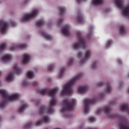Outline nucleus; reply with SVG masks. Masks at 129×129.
I'll return each instance as SVG.
<instances>
[{
  "label": "nucleus",
  "instance_id": "nucleus-34",
  "mask_svg": "<svg viewBox=\"0 0 129 129\" xmlns=\"http://www.w3.org/2000/svg\"><path fill=\"white\" fill-rule=\"evenodd\" d=\"M89 120L90 122H94L96 121V118L94 116H91L89 117Z\"/></svg>",
  "mask_w": 129,
  "mask_h": 129
},
{
  "label": "nucleus",
  "instance_id": "nucleus-45",
  "mask_svg": "<svg viewBox=\"0 0 129 129\" xmlns=\"http://www.w3.org/2000/svg\"><path fill=\"white\" fill-rule=\"evenodd\" d=\"M117 62H118V63L119 64H122V61L119 59H117Z\"/></svg>",
  "mask_w": 129,
  "mask_h": 129
},
{
  "label": "nucleus",
  "instance_id": "nucleus-47",
  "mask_svg": "<svg viewBox=\"0 0 129 129\" xmlns=\"http://www.w3.org/2000/svg\"><path fill=\"white\" fill-rule=\"evenodd\" d=\"M91 36H92L91 34L88 35V37L89 38V39H90V38H91Z\"/></svg>",
  "mask_w": 129,
  "mask_h": 129
},
{
  "label": "nucleus",
  "instance_id": "nucleus-8",
  "mask_svg": "<svg viewBox=\"0 0 129 129\" xmlns=\"http://www.w3.org/2000/svg\"><path fill=\"white\" fill-rule=\"evenodd\" d=\"M115 3L118 8L123 10L122 14L125 17L129 16V5L128 7L124 8L123 6L121 4V0H115Z\"/></svg>",
  "mask_w": 129,
  "mask_h": 129
},
{
  "label": "nucleus",
  "instance_id": "nucleus-30",
  "mask_svg": "<svg viewBox=\"0 0 129 129\" xmlns=\"http://www.w3.org/2000/svg\"><path fill=\"white\" fill-rule=\"evenodd\" d=\"M7 47V45L6 44V43H2L1 45H0V52H2L3 51H4L6 48Z\"/></svg>",
  "mask_w": 129,
  "mask_h": 129
},
{
  "label": "nucleus",
  "instance_id": "nucleus-40",
  "mask_svg": "<svg viewBox=\"0 0 129 129\" xmlns=\"http://www.w3.org/2000/svg\"><path fill=\"white\" fill-rule=\"evenodd\" d=\"M63 22V20L61 18L59 19L57 22V25H58V26H60V25H61L62 24Z\"/></svg>",
  "mask_w": 129,
  "mask_h": 129
},
{
  "label": "nucleus",
  "instance_id": "nucleus-12",
  "mask_svg": "<svg viewBox=\"0 0 129 129\" xmlns=\"http://www.w3.org/2000/svg\"><path fill=\"white\" fill-rule=\"evenodd\" d=\"M61 33L63 35V36H66V37H68V36H70L71 33L70 31V26L69 25L65 26L62 29Z\"/></svg>",
  "mask_w": 129,
  "mask_h": 129
},
{
  "label": "nucleus",
  "instance_id": "nucleus-41",
  "mask_svg": "<svg viewBox=\"0 0 129 129\" xmlns=\"http://www.w3.org/2000/svg\"><path fill=\"white\" fill-rule=\"evenodd\" d=\"M104 83L103 82H100L97 84V86L99 87H101L103 86Z\"/></svg>",
  "mask_w": 129,
  "mask_h": 129
},
{
  "label": "nucleus",
  "instance_id": "nucleus-39",
  "mask_svg": "<svg viewBox=\"0 0 129 129\" xmlns=\"http://www.w3.org/2000/svg\"><path fill=\"white\" fill-rule=\"evenodd\" d=\"M97 63V62L96 61L94 62L93 63L92 66V68L93 69H96Z\"/></svg>",
  "mask_w": 129,
  "mask_h": 129
},
{
  "label": "nucleus",
  "instance_id": "nucleus-6",
  "mask_svg": "<svg viewBox=\"0 0 129 129\" xmlns=\"http://www.w3.org/2000/svg\"><path fill=\"white\" fill-rule=\"evenodd\" d=\"M111 109L110 106H107L104 108H100L97 110V114H99L101 112H104L109 118H114L117 117L116 114H112L111 112Z\"/></svg>",
  "mask_w": 129,
  "mask_h": 129
},
{
  "label": "nucleus",
  "instance_id": "nucleus-3",
  "mask_svg": "<svg viewBox=\"0 0 129 129\" xmlns=\"http://www.w3.org/2000/svg\"><path fill=\"white\" fill-rule=\"evenodd\" d=\"M82 77V74L80 73L78 76L75 77L73 79H72L70 82H69L68 84L65 85L63 86V89L61 91V95H64L66 94L70 95L73 94V91L72 89V87L74 84L76 83V82L81 78Z\"/></svg>",
  "mask_w": 129,
  "mask_h": 129
},
{
  "label": "nucleus",
  "instance_id": "nucleus-22",
  "mask_svg": "<svg viewBox=\"0 0 129 129\" xmlns=\"http://www.w3.org/2000/svg\"><path fill=\"white\" fill-rule=\"evenodd\" d=\"M14 79V74L13 73H10L8 76L6 78V81L12 82Z\"/></svg>",
  "mask_w": 129,
  "mask_h": 129
},
{
  "label": "nucleus",
  "instance_id": "nucleus-46",
  "mask_svg": "<svg viewBox=\"0 0 129 129\" xmlns=\"http://www.w3.org/2000/svg\"><path fill=\"white\" fill-rule=\"evenodd\" d=\"M86 0H77L78 3H81L82 1H85Z\"/></svg>",
  "mask_w": 129,
  "mask_h": 129
},
{
  "label": "nucleus",
  "instance_id": "nucleus-26",
  "mask_svg": "<svg viewBox=\"0 0 129 129\" xmlns=\"http://www.w3.org/2000/svg\"><path fill=\"white\" fill-rule=\"evenodd\" d=\"M119 126L120 129H129V126L127 123H120Z\"/></svg>",
  "mask_w": 129,
  "mask_h": 129
},
{
  "label": "nucleus",
  "instance_id": "nucleus-13",
  "mask_svg": "<svg viewBox=\"0 0 129 129\" xmlns=\"http://www.w3.org/2000/svg\"><path fill=\"white\" fill-rule=\"evenodd\" d=\"M49 121V117L48 115H45L44 117L41 120H39L35 123L36 126H38L40 125L43 122L45 123H47Z\"/></svg>",
  "mask_w": 129,
  "mask_h": 129
},
{
  "label": "nucleus",
  "instance_id": "nucleus-52",
  "mask_svg": "<svg viewBox=\"0 0 129 129\" xmlns=\"http://www.w3.org/2000/svg\"><path fill=\"white\" fill-rule=\"evenodd\" d=\"M55 129H61V128H56Z\"/></svg>",
  "mask_w": 129,
  "mask_h": 129
},
{
  "label": "nucleus",
  "instance_id": "nucleus-19",
  "mask_svg": "<svg viewBox=\"0 0 129 129\" xmlns=\"http://www.w3.org/2000/svg\"><path fill=\"white\" fill-rule=\"evenodd\" d=\"M13 70L14 71V72L18 75L21 74L22 72L21 69L18 67L17 64L14 65Z\"/></svg>",
  "mask_w": 129,
  "mask_h": 129
},
{
  "label": "nucleus",
  "instance_id": "nucleus-20",
  "mask_svg": "<svg viewBox=\"0 0 129 129\" xmlns=\"http://www.w3.org/2000/svg\"><path fill=\"white\" fill-rule=\"evenodd\" d=\"M47 110V109L46 107H45V106H42L40 107L39 111V115L43 116L44 113Z\"/></svg>",
  "mask_w": 129,
  "mask_h": 129
},
{
  "label": "nucleus",
  "instance_id": "nucleus-32",
  "mask_svg": "<svg viewBox=\"0 0 129 129\" xmlns=\"http://www.w3.org/2000/svg\"><path fill=\"white\" fill-rule=\"evenodd\" d=\"M119 30H120V34H121V35H124V34H125L126 31L125 30V28L124 26H121L119 28Z\"/></svg>",
  "mask_w": 129,
  "mask_h": 129
},
{
  "label": "nucleus",
  "instance_id": "nucleus-9",
  "mask_svg": "<svg viewBox=\"0 0 129 129\" xmlns=\"http://www.w3.org/2000/svg\"><path fill=\"white\" fill-rule=\"evenodd\" d=\"M38 13V10L35 9L31 14H29L24 16L21 19L22 22H27V21H29L31 19L35 18Z\"/></svg>",
  "mask_w": 129,
  "mask_h": 129
},
{
  "label": "nucleus",
  "instance_id": "nucleus-49",
  "mask_svg": "<svg viewBox=\"0 0 129 129\" xmlns=\"http://www.w3.org/2000/svg\"><path fill=\"white\" fill-rule=\"evenodd\" d=\"M87 129H97V128H90V127H89V128H87Z\"/></svg>",
  "mask_w": 129,
  "mask_h": 129
},
{
  "label": "nucleus",
  "instance_id": "nucleus-55",
  "mask_svg": "<svg viewBox=\"0 0 129 129\" xmlns=\"http://www.w3.org/2000/svg\"><path fill=\"white\" fill-rule=\"evenodd\" d=\"M128 77H129V74H128Z\"/></svg>",
  "mask_w": 129,
  "mask_h": 129
},
{
  "label": "nucleus",
  "instance_id": "nucleus-27",
  "mask_svg": "<svg viewBox=\"0 0 129 129\" xmlns=\"http://www.w3.org/2000/svg\"><path fill=\"white\" fill-rule=\"evenodd\" d=\"M27 76L30 79H33L34 77V72L33 71H28V73H27Z\"/></svg>",
  "mask_w": 129,
  "mask_h": 129
},
{
  "label": "nucleus",
  "instance_id": "nucleus-36",
  "mask_svg": "<svg viewBox=\"0 0 129 129\" xmlns=\"http://www.w3.org/2000/svg\"><path fill=\"white\" fill-rule=\"evenodd\" d=\"M73 61H74L73 58V57H71V58L69 59V62H68V66H71L73 64Z\"/></svg>",
  "mask_w": 129,
  "mask_h": 129
},
{
  "label": "nucleus",
  "instance_id": "nucleus-16",
  "mask_svg": "<svg viewBox=\"0 0 129 129\" xmlns=\"http://www.w3.org/2000/svg\"><path fill=\"white\" fill-rule=\"evenodd\" d=\"M88 87L87 86H81L78 89V92L80 94H84L88 90Z\"/></svg>",
  "mask_w": 129,
  "mask_h": 129
},
{
  "label": "nucleus",
  "instance_id": "nucleus-11",
  "mask_svg": "<svg viewBox=\"0 0 129 129\" xmlns=\"http://www.w3.org/2000/svg\"><path fill=\"white\" fill-rule=\"evenodd\" d=\"M27 47L26 44H19L17 45H14L10 47V50L12 51H15L16 49H23Z\"/></svg>",
  "mask_w": 129,
  "mask_h": 129
},
{
  "label": "nucleus",
  "instance_id": "nucleus-29",
  "mask_svg": "<svg viewBox=\"0 0 129 129\" xmlns=\"http://www.w3.org/2000/svg\"><path fill=\"white\" fill-rule=\"evenodd\" d=\"M77 21L79 24H83V23H84V19L82 15H78Z\"/></svg>",
  "mask_w": 129,
  "mask_h": 129
},
{
  "label": "nucleus",
  "instance_id": "nucleus-21",
  "mask_svg": "<svg viewBox=\"0 0 129 129\" xmlns=\"http://www.w3.org/2000/svg\"><path fill=\"white\" fill-rule=\"evenodd\" d=\"M12 56L10 54H7V55L3 56L2 58V61L4 62H7L11 60Z\"/></svg>",
  "mask_w": 129,
  "mask_h": 129
},
{
  "label": "nucleus",
  "instance_id": "nucleus-48",
  "mask_svg": "<svg viewBox=\"0 0 129 129\" xmlns=\"http://www.w3.org/2000/svg\"><path fill=\"white\" fill-rule=\"evenodd\" d=\"M37 85H38L37 82H34V86H37Z\"/></svg>",
  "mask_w": 129,
  "mask_h": 129
},
{
  "label": "nucleus",
  "instance_id": "nucleus-53",
  "mask_svg": "<svg viewBox=\"0 0 129 129\" xmlns=\"http://www.w3.org/2000/svg\"><path fill=\"white\" fill-rule=\"evenodd\" d=\"M128 92L129 93V89H128Z\"/></svg>",
  "mask_w": 129,
  "mask_h": 129
},
{
  "label": "nucleus",
  "instance_id": "nucleus-2",
  "mask_svg": "<svg viewBox=\"0 0 129 129\" xmlns=\"http://www.w3.org/2000/svg\"><path fill=\"white\" fill-rule=\"evenodd\" d=\"M0 94L2 95L3 99H4L0 103V108L2 109L5 108L6 104L9 101H13L18 99L19 97V94H15L10 96L5 90H0Z\"/></svg>",
  "mask_w": 129,
  "mask_h": 129
},
{
  "label": "nucleus",
  "instance_id": "nucleus-38",
  "mask_svg": "<svg viewBox=\"0 0 129 129\" xmlns=\"http://www.w3.org/2000/svg\"><path fill=\"white\" fill-rule=\"evenodd\" d=\"M112 43V41L111 40H109L108 41L106 44V47L107 48L109 47V46L111 45Z\"/></svg>",
  "mask_w": 129,
  "mask_h": 129
},
{
  "label": "nucleus",
  "instance_id": "nucleus-35",
  "mask_svg": "<svg viewBox=\"0 0 129 129\" xmlns=\"http://www.w3.org/2000/svg\"><path fill=\"white\" fill-rule=\"evenodd\" d=\"M31 126H32V123L29 122L24 126V128L25 129L29 128L31 127Z\"/></svg>",
  "mask_w": 129,
  "mask_h": 129
},
{
  "label": "nucleus",
  "instance_id": "nucleus-7",
  "mask_svg": "<svg viewBox=\"0 0 129 129\" xmlns=\"http://www.w3.org/2000/svg\"><path fill=\"white\" fill-rule=\"evenodd\" d=\"M97 101V99L94 98L92 99L87 98L84 100V112L86 114L88 113L89 111V105L94 104Z\"/></svg>",
  "mask_w": 129,
  "mask_h": 129
},
{
  "label": "nucleus",
  "instance_id": "nucleus-54",
  "mask_svg": "<svg viewBox=\"0 0 129 129\" xmlns=\"http://www.w3.org/2000/svg\"><path fill=\"white\" fill-rule=\"evenodd\" d=\"M37 104H38V102H37Z\"/></svg>",
  "mask_w": 129,
  "mask_h": 129
},
{
  "label": "nucleus",
  "instance_id": "nucleus-51",
  "mask_svg": "<svg viewBox=\"0 0 129 129\" xmlns=\"http://www.w3.org/2000/svg\"><path fill=\"white\" fill-rule=\"evenodd\" d=\"M2 121V117L0 116V122Z\"/></svg>",
  "mask_w": 129,
  "mask_h": 129
},
{
  "label": "nucleus",
  "instance_id": "nucleus-15",
  "mask_svg": "<svg viewBox=\"0 0 129 129\" xmlns=\"http://www.w3.org/2000/svg\"><path fill=\"white\" fill-rule=\"evenodd\" d=\"M30 59V56L29 54H27V53L24 54V55H23V59L22 60L23 64H27L29 62Z\"/></svg>",
  "mask_w": 129,
  "mask_h": 129
},
{
  "label": "nucleus",
  "instance_id": "nucleus-44",
  "mask_svg": "<svg viewBox=\"0 0 129 129\" xmlns=\"http://www.w3.org/2000/svg\"><path fill=\"white\" fill-rule=\"evenodd\" d=\"M82 56H83V54L81 52H79L78 54V57L79 58H81Z\"/></svg>",
  "mask_w": 129,
  "mask_h": 129
},
{
  "label": "nucleus",
  "instance_id": "nucleus-1",
  "mask_svg": "<svg viewBox=\"0 0 129 129\" xmlns=\"http://www.w3.org/2000/svg\"><path fill=\"white\" fill-rule=\"evenodd\" d=\"M37 92L42 95L48 94V95L52 98V99L50 102L49 107L47 109V113L50 114H52L54 112L53 107L57 103L55 96V94L58 92V88H54L50 91H49L48 89H38Z\"/></svg>",
  "mask_w": 129,
  "mask_h": 129
},
{
  "label": "nucleus",
  "instance_id": "nucleus-4",
  "mask_svg": "<svg viewBox=\"0 0 129 129\" xmlns=\"http://www.w3.org/2000/svg\"><path fill=\"white\" fill-rule=\"evenodd\" d=\"M76 101L74 99L72 100H64L63 101V107L61 109V113H63L66 111H73L74 110V105L75 104Z\"/></svg>",
  "mask_w": 129,
  "mask_h": 129
},
{
  "label": "nucleus",
  "instance_id": "nucleus-18",
  "mask_svg": "<svg viewBox=\"0 0 129 129\" xmlns=\"http://www.w3.org/2000/svg\"><path fill=\"white\" fill-rule=\"evenodd\" d=\"M120 110L122 111L127 112L129 114V106H128V105L127 103H126L122 106H120Z\"/></svg>",
  "mask_w": 129,
  "mask_h": 129
},
{
  "label": "nucleus",
  "instance_id": "nucleus-28",
  "mask_svg": "<svg viewBox=\"0 0 129 129\" xmlns=\"http://www.w3.org/2000/svg\"><path fill=\"white\" fill-rule=\"evenodd\" d=\"M45 22L43 21V20H41L40 21H39L38 22H37L36 23V25L37 26V27H38V28H40V27H42V26H43V25H44Z\"/></svg>",
  "mask_w": 129,
  "mask_h": 129
},
{
  "label": "nucleus",
  "instance_id": "nucleus-42",
  "mask_svg": "<svg viewBox=\"0 0 129 129\" xmlns=\"http://www.w3.org/2000/svg\"><path fill=\"white\" fill-rule=\"evenodd\" d=\"M22 86L24 87H26L28 86V83L26 82V81H23L22 83Z\"/></svg>",
  "mask_w": 129,
  "mask_h": 129
},
{
  "label": "nucleus",
  "instance_id": "nucleus-17",
  "mask_svg": "<svg viewBox=\"0 0 129 129\" xmlns=\"http://www.w3.org/2000/svg\"><path fill=\"white\" fill-rule=\"evenodd\" d=\"M41 34L44 38L46 39V40H48V41H51V40L52 39V37L47 34L46 32L42 31L41 32Z\"/></svg>",
  "mask_w": 129,
  "mask_h": 129
},
{
  "label": "nucleus",
  "instance_id": "nucleus-37",
  "mask_svg": "<svg viewBox=\"0 0 129 129\" xmlns=\"http://www.w3.org/2000/svg\"><path fill=\"white\" fill-rule=\"evenodd\" d=\"M54 65L52 64H50V65H49V66H48V71H52V70L54 69Z\"/></svg>",
  "mask_w": 129,
  "mask_h": 129
},
{
  "label": "nucleus",
  "instance_id": "nucleus-23",
  "mask_svg": "<svg viewBox=\"0 0 129 129\" xmlns=\"http://www.w3.org/2000/svg\"><path fill=\"white\" fill-rule=\"evenodd\" d=\"M106 93L110 94L112 92V88L109 82L106 84V88L105 89Z\"/></svg>",
  "mask_w": 129,
  "mask_h": 129
},
{
  "label": "nucleus",
  "instance_id": "nucleus-14",
  "mask_svg": "<svg viewBox=\"0 0 129 129\" xmlns=\"http://www.w3.org/2000/svg\"><path fill=\"white\" fill-rule=\"evenodd\" d=\"M91 54V52L90 50L87 51L85 54V58L81 61V63L82 64H83L87 62V61L89 59Z\"/></svg>",
  "mask_w": 129,
  "mask_h": 129
},
{
  "label": "nucleus",
  "instance_id": "nucleus-33",
  "mask_svg": "<svg viewBox=\"0 0 129 129\" xmlns=\"http://www.w3.org/2000/svg\"><path fill=\"white\" fill-rule=\"evenodd\" d=\"M64 71H65V69L64 68L61 69L60 71V74L58 76V77H59V79L62 78V76L63 75V73L64 72Z\"/></svg>",
  "mask_w": 129,
  "mask_h": 129
},
{
  "label": "nucleus",
  "instance_id": "nucleus-31",
  "mask_svg": "<svg viewBox=\"0 0 129 129\" xmlns=\"http://www.w3.org/2000/svg\"><path fill=\"white\" fill-rule=\"evenodd\" d=\"M59 13H60V16H62V15H63V14H64V13L66 11V9L62 7H60L59 8Z\"/></svg>",
  "mask_w": 129,
  "mask_h": 129
},
{
  "label": "nucleus",
  "instance_id": "nucleus-5",
  "mask_svg": "<svg viewBox=\"0 0 129 129\" xmlns=\"http://www.w3.org/2000/svg\"><path fill=\"white\" fill-rule=\"evenodd\" d=\"M77 36L78 38L79 42L77 44H75L73 46V48L75 50H77L78 49H85L86 48V41L85 40L82 36V33L81 32L78 31L77 32Z\"/></svg>",
  "mask_w": 129,
  "mask_h": 129
},
{
  "label": "nucleus",
  "instance_id": "nucleus-50",
  "mask_svg": "<svg viewBox=\"0 0 129 129\" xmlns=\"http://www.w3.org/2000/svg\"><path fill=\"white\" fill-rule=\"evenodd\" d=\"M2 73L1 71H0V76H2ZM0 86H1V83H0Z\"/></svg>",
  "mask_w": 129,
  "mask_h": 129
},
{
  "label": "nucleus",
  "instance_id": "nucleus-24",
  "mask_svg": "<svg viewBox=\"0 0 129 129\" xmlns=\"http://www.w3.org/2000/svg\"><path fill=\"white\" fill-rule=\"evenodd\" d=\"M27 107H28L27 104H26V103H24V104H23V106H22L21 107H20V108H19V109H18L19 112V113H22V112H23L25 110V109L26 108H27Z\"/></svg>",
  "mask_w": 129,
  "mask_h": 129
},
{
  "label": "nucleus",
  "instance_id": "nucleus-10",
  "mask_svg": "<svg viewBox=\"0 0 129 129\" xmlns=\"http://www.w3.org/2000/svg\"><path fill=\"white\" fill-rule=\"evenodd\" d=\"M9 26V23L4 21H0V32L2 34H5Z\"/></svg>",
  "mask_w": 129,
  "mask_h": 129
},
{
  "label": "nucleus",
  "instance_id": "nucleus-25",
  "mask_svg": "<svg viewBox=\"0 0 129 129\" xmlns=\"http://www.w3.org/2000/svg\"><path fill=\"white\" fill-rule=\"evenodd\" d=\"M103 3V0H93L92 4L93 5H101Z\"/></svg>",
  "mask_w": 129,
  "mask_h": 129
},
{
  "label": "nucleus",
  "instance_id": "nucleus-43",
  "mask_svg": "<svg viewBox=\"0 0 129 129\" xmlns=\"http://www.w3.org/2000/svg\"><path fill=\"white\" fill-rule=\"evenodd\" d=\"M11 24L12 26H13V27H15V26H16V24L14 21H11Z\"/></svg>",
  "mask_w": 129,
  "mask_h": 129
}]
</instances>
